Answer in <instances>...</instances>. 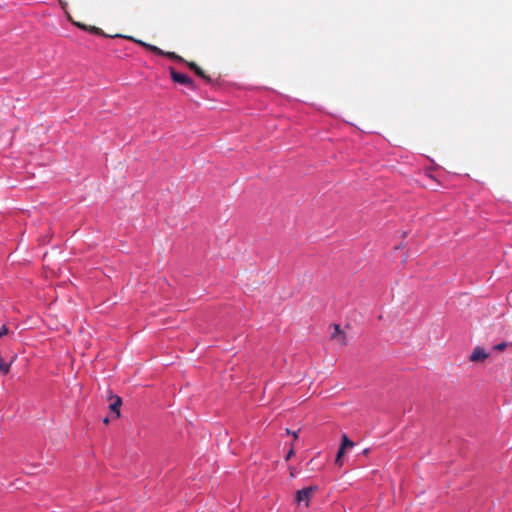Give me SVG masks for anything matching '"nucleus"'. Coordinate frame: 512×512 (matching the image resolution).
I'll return each instance as SVG.
<instances>
[{"label":"nucleus","instance_id":"obj_8","mask_svg":"<svg viewBox=\"0 0 512 512\" xmlns=\"http://www.w3.org/2000/svg\"><path fill=\"white\" fill-rule=\"evenodd\" d=\"M354 446V442L351 441L346 434H343L341 437V445L340 449L346 450L347 448H352Z\"/></svg>","mask_w":512,"mask_h":512},{"label":"nucleus","instance_id":"obj_4","mask_svg":"<svg viewBox=\"0 0 512 512\" xmlns=\"http://www.w3.org/2000/svg\"><path fill=\"white\" fill-rule=\"evenodd\" d=\"M334 331L331 334V339L336 341L339 345L344 346L347 344V338L344 331L341 330L340 325L333 324L332 325Z\"/></svg>","mask_w":512,"mask_h":512},{"label":"nucleus","instance_id":"obj_15","mask_svg":"<svg viewBox=\"0 0 512 512\" xmlns=\"http://www.w3.org/2000/svg\"><path fill=\"white\" fill-rule=\"evenodd\" d=\"M58 1H59L60 5H62V6L65 4L62 0H58Z\"/></svg>","mask_w":512,"mask_h":512},{"label":"nucleus","instance_id":"obj_1","mask_svg":"<svg viewBox=\"0 0 512 512\" xmlns=\"http://www.w3.org/2000/svg\"><path fill=\"white\" fill-rule=\"evenodd\" d=\"M127 39L129 40H132V41H135L136 43H138L139 45L143 46L144 48L148 49L149 51L157 54V55H160V56H166L172 60H176V61H179V62H182V63H185L186 60H184L180 55L176 54L175 52H165L163 51L162 49H160L159 47L155 46V45H152V44H149V43H146V42H143L141 40H135L133 37H126Z\"/></svg>","mask_w":512,"mask_h":512},{"label":"nucleus","instance_id":"obj_16","mask_svg":"<svg viewBox=\"0 0 512 512\" xmlns=\"http://www.w3.org/2000/svg\"><path fill=\"white\" fill-rule=\"evenodd\" d=\"M290 475H291L292 477H294V471H293V470H291V471H290Z\"/></svg>","mask_w":512,"mask_h":512},{"label":"nucleus","instance_id":"obj_2","mask_svg":"<svg viewBox=\"0 0 512 512\" xmlns=\"http://www.w3.org/2000/svg\"><path fill=\"white\" fill-rule=\"evenodd\" d=\"M317 490H318L317 486H309V487H305V488L297 491V493H296L297 503L300 504V503L304 502L305 506L308 507L309 501H310L313 493Z\"/></svg>","mask_w":512,"mask_h":512},{"label":"nucleus","instance_id":"obj_3","mask_svg":"<svg viewBox=\"0 0 512 512\" xmlns=\"http://www.w3.org/2000/svg\"><path fill=\"white\" fill-rule=\"evenodd\" d=\"M169 72H170V76L174 82L182 84V85H186V86L190 87L191 89H195V84H194L193 80L190 77H188L187 75L177 72L172 67L169 69Z\"/></svg>","mask_w":512,"mask_h":512},{"label":"nucleus","instance_id":"obj_13","mask_svg":"<svg viewBox=\"0 0 512 512\" xmlns=\"http://www.w3.org/2000/svg\"><path fill=\"white\" fill-rule=\"evenodd\" d=\"M294 455V449L291 447V449L288 451L285 460H289Z\"/></svg>","mask_w":512,"mask_h":512},{"label":"nucleus","instance_id":"obj_9","mask_svg":"<svg viewBox=\"0 0 512 512\" xmlns=\"http://www.w3.org/2000/svg\"><path fill=\"white\" fill-rule=\"evenodd\" d=\"M76 25L79 28H81L83 30H88L91 33L98 34V35H104V32L100 28H98V27L91 26V27L88 28L86 25L80 24V23H77Z\"/></svg>","mask_w":512,"mask_h":512},{"label":"nucleus","instance_id":"obj_10","mask_svg":"<svg viewBox=\"0 0 512 512\" xmlns=\"http://www.w3.org/2000/svg\"><path fill=\"white\" fill-rule=\"evenodd\" d=\"M344 453H345V451L339 448L337 455H336V459H335V464L339 467H341L343 465Z\"/></svg>","mask_w":512,"mask_h":512},{"label":"nucleus","instance_id":"obj_14","mask_svg":"<svg viewBox=\"0 0 512 512\" xmlns=\"http://www.w3.org/2000/svg\"><path fill=\"white\" fill-rule=\"evenodd\" d=\"M287 434H291V436L294 437V439L298 438V432H291L289 429H286Z\"/></svg>","mask_w":512,"mask_h":512},{"label":"nucleus","instance_id":"obj_17","mask_svg":"<svg viewBox=\"0 0 512 512\" xmlns=\"http://www.w3.org/2000/svg\"><path fill=\"white\" fill-rule=\"evenodd\" d=\"M108 422H109L108 418H105V419H104V423H106V424H107Z\"/></svg>","mask_w":512,"mask_h":512},{"label":"nucleus","instance_id":"obj_7","mask_svg":"<svg viewBox=\"0 0 512 512\" xmlns=\"http://www.w3.org/2000/svg\"><path fill=\"white\" fill-rule=\"evenodd\" d=\"M185 64L191 69L193 70L199 77H201L202 79H204L205 81L207 82H210L211 81V78L205 73V71L199 67L195 62H189V61H186Z\"/></svg>","mask_w":512,"mask_h":512},{"label":"nucleus","instance_id":"obj_6","mask_svg":"<svg viewBox=\"0 0 512 512\" xmlns=\"http://www.w3.org/2000/svg\"><path fill=\"white\" fill-rule=\"evenodd\" d=\"M488 358V354L481 347H476L471 353L469 360L472 362L483 361Z\"/></svg>","mask_w":512,"mask_h":512},{"label":"nucleus","instance_id":"obj_5","mask_svg":"<svg viewBox=\"0 0 512 512\" xmlns=\"http://www.w3.org/2000/svg\"><path fill=\"white\" fill-rule=\"evenodd\" d=\"M111 400L112 402L109 405V409L114 414V418H119L122 400L119 396H112Z\"/></svg>","mask_w":512,"mask_h":512},{"label":"nucleus","instance_id":"obj_12","mask_svg":"<svg viewBox=\"0 0 512 512\" xmlns=\"http://www.w3.org/2000/svg\"><path fill=\"white\" fill-rule=\"evenodd\" d=\"M506 347H507V343L506 342H502V343H499V344L495 345L494 349L496 351H503V350H505Z\"/></svg>","mask_w":512,"mask_h":512},{"label":"nucleus","instance_id":"obj_11","mask_svg":"<svg viewBox=\"0 0 512 512\" xmlns=\"http://www.w3.org/2000/svg\"><path fill=\"white\" fill-rule=\"evenodd\" d=\"M10 334V331L8 329V327L6 325H3L1 328H0V338L6 336V335H9Z\"/></svg>","mask_w":512,"mask_h":512}]
</instances>
